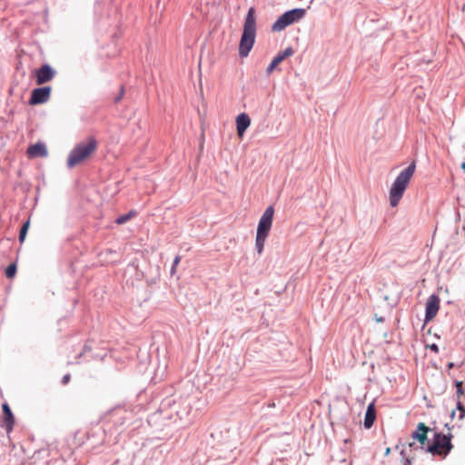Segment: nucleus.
<instances>
[{
  "mask_svg": "<svg viewBox=\"0 0 465 465\" xmlns=\"http://www.w3.org/2000/svg\"><path fill=\"white\" fill-rule=\"evenodd\" d=\"M255 8L250 7L244 17L242 33L239 43V55L247 57L252 51L256 38V16Z\"/></svg>",
  "mask_w": 465,
  "mask_h": 465,
  "instance_id": "nucleus-1",
  "label": "nucleus"
},
{
  "mask_svg": "<svg viewBox=\"0 0 465 465\" xmlns=\"http://www.w3.org/2000/svg\"><path fill=\"white\" fill-rule=\"evenodd\" d=\"M416 170V161H412L406 168H404L394 180L390 189V204L391 207H396L401 199L402 198L404 192L406 191L408 184L411 177L413 176Z\"/></svg>",
  "mask_w": 465,
  "mask_h": 465,
  "instance_id": "nucleus-2",
  "label": "nucleus"
},
{
  "mask_svg": "<svg viewBox=\"0 0 465 465\" xmlns=\"http://www.w3.org/2000/svg\"><path fill=\"white\" fill-rule=\"evenodd\" d=\"M97 147V142L95 138L89 137L86 143H77L69 153L67 157V167L74 168L77 164L81 163L95 151Z\"/></svg>",
  "mask_w": 465,
  "mask_h": 465,
  "instance_id": "nucleus-3",
  "label": "nucleus"
},
{
  "mask_svg": "<svg viewBox=\"0 0 465 465\" xmlns=\"http://www.w3.org/2000/svg\"><path fill=\"white\" fill-rule=\"evenodd\" d=\"M306 15V9L296 7L285 11L282 14L272 25V32H281L287 26L300 21Z\"/></svg>",
  "mask_w": 465,
  "mask_h": 465,
  "instance_id": "nucleus-4",
  "label": "nucleus"
},
{
  "mask_svg": "<svg viewBox=\"0 0 465 465\" xmlns=\"http://www.w3.org/2000/svg\"><path fill=\"white\" fill-rule=\"evenodd\" d=\"M52 87L49 85L35 87L31 91L28 104L38 105L46 103L51 96Z\"/></svg>",
  "mask_w": 465,
  "mask_h": 465,
  "instance_id": "nucleus-5",
  "label": "nucleus"
},
{
  "mask_svg": "<svg viewBox=\"0 0 465 465\" xmlns=\"http://www.w3.org/2000/svg\"><path fill=\"white\" fill-rule=\"evenodd\" d=\"M440 300L437 294L432 293L431 295L429 296L425 303V316L423 320V327L425 326L426 323L432 321L434 317L437 315L440 310Z\"/></svg>",
  "mask_w": 465,
  "mask_h": 465,
  "instance_id": "nucleus-6",
  "label": "nucleus"
},
{
  "mask_svg": "<svg viewBox=\"0 0 465 465\" xmlns=\"http://www.w3.org/2000/svg\"><path fill=\"white\" fill-rule=\"evenodd\" d=\"M55 74L56 71L47 63L35 70V82L38 85L50 82Z\"/></svg>",
  "mask_w": 465,
  "mask_h": 465,
  "instance_id": "nucleus-7",
  "label": "nucleus"
},
{
  "mask_svg": "<svg viewBox=\"0 0 465 465\" xmlns=\"http://www.w3.org/2000/svg\"><path fill=\"white\" fill-rule=\"evenodd\" d=\"M273 215L274 208L272 205H270L262 214L258 223L256 232L269 234L272 225Z\"/></svg>",
  "mask_w": 465,
  "mask_h": 465,
  "instance_id": "nucleus-8",
  "label": "nucleus"
},
{
  "mask_svg": "<svg viewBox=\"0 0 465 465\" xmlns=\"http://www.w3.org/2000/svg\"><path fill=\"white\" fill-rule=\"evenodd\" d=\"M428 426H426L423 422H419L417 428L414 431L411 432V439L420 443V449L425 450L426 445L428 443V432L430 431Z\"/></svg>",
  "mask_w": 465,
  "mask_h": 465,
  "instance_id": "nucleus-9",
  "label": "nucleus"
},
{
  "mask_svg": "<svg viewBox=\"0 0 465 465\" xmlns=\"http://www.w3.org/2000/svg\"><path fill=\"white\" fill-rule=\"evenodd\" d=\"M2 428H5L7 433H10L15 425V415L7 402L2 403Z\"/></svg>",
  "mask_w": 465,
  "mask_h": 465,
  "instance_id": "nucleus-10",
  "label": "nucleus"
},
{
  "mask_svg": "<svg viewBox=\"0 0 465 465\" xmlns=\"http://www.w3.org/2000/svg\"><path fill=\"white\" fill-rule=\"evenodd\" d=\"M293 54V49L292 46H288L287 48H285L283 51L282 52H279L273 58L272 60L271 61V63L269 64V65L267 66L266 68V74L269 75L270 74H272L274 69L276 68V66L281 64L284 59H286L287 57L292 55Z\"/></svg>",
  "mask_w": 465,
  "mask_h": 465,
  "instance_id": "nucleus-11",
  "label": "nucleus"
},
{
  "mask_svg": "<svg viewBox=\"0 0 465 465\" xmlns=\"http://www.w3.org/2000/svg\"><path fill=\"white\" fill-rule=\"evenodd\" d=\"M27 157L30 159H34L36 157H45L48 154L47 147L45 143L42 142H37L34 144H31L26 151Z\"/></svg>",
  "mask_w": 465,
  "mask_h": 465,
  "instance_id": "nucleus-12",
  "label": "nucleus"
},
{
  "mask_svg": "<svg viewBox=\"0 0 465 465\" xmlns=\"http://www.w3.org/2000/svg\"><path fill=\"white\" fill-rule=\"evenodd\" d=\"M236 130L239 136H242L251 124V118L245 113L236 116Z\"/></svg>",
  "mask_w": 465,
  "mask_h": 465,
  "instance_id": "nucleus-13",
  "label": "nucleus"
},
{
  "mask_svg": "<svg viewBox=\"0 0 465 465\" xmlns=\"http://www.w3.org/2000/svg\"><path fill=\"white\" fill-rule=\"evenodd\" d=\"M442 432H434L433 440L430 443L428 440V443L425 448V451L430 453L432 455H440L441 453L440 450V442H441Z\"/></svg>",
  "mask_w": 465,
  "mask_h": 465,
  "instance_id": "nucleus-14",
  "label": "nucleus"
},
{
  "mask_svg": "<svg viewBox=\"0 0 465 465\" xmlns=\"http://www.w3.org/2000/svg\"><path fill=\"white\" fill-rule=\"evenodd\" d=\"M376 419V411H375V404L374 401L368 404L365 415H364V420H363V426L365 429L369 430L371 429Z\"/></svg>",
  "mask_w": 465,
  "mask_h": 465,
  "instance_id": "nucleus-15",
  "label": "nucleus"
},
{
  "mask_svg": "<svg viewBox=\"0 0 465 465\" xmlns=\"http://www.w3.org/2000/svg\"><path fill=\"white\" fill-rule=\"evenodd\" d=\"M452 434H443L441 436L440 449H442L444 452V457H446L453 449V444L451 443Z\"/></svg>",
  "mask_w": 465,
  "mask_h": 465,
  "instance_id": "nucleus-16",
  "label": "nucleus"
},
{
  "mask_svg": "<svg viewBox=\"0 0 465 465\" xmlns=\"http://www.w3.org/2000/svg\"><path fill=\"white\" fill-rule=\"evenodd\" d=\"M269 234L256 232L255 250L261 254L263 252L264 243Z\"/></svg>",
  "mask_w": 465,
  "mask_h": 465,
  "instance_id": "nucleus-17",
  "label": "nucleus"
},
{
  "mask_svg": "<svg viewBox=\"0 0 465 465\" xmlns=\"http://www.w3.org/2000/svg\"><path fill=\"white\" fill-rule=\"evenodd\" d=\"M30 227V219L28 218L21 226L19 230L18 240L20 243H23L26 238L28 230Z\"/></svg>",
  "mask_w": 465,
  "mask_h": 465,
  "instance_id": "nucleus-18",
  "label": "nucleus"
},
{
  "mask_svg": "<svg viewBox=\"0 0 465 465\" xmlns=\"http://www.w3.org/2000/svg\"><path fill=\"white\" fill-rule=\"evenodd\" d=\"M174 404H175V400L173 399L172 397H167L161 401V404L159 406V411L161 412H163V411H166L167 409L172 408V406Z\"/></svg>",
  "mask_w": 465,
  "mask_h": 465,
  "instance_id": "nucleus-19",
  "label": "nucleus"
},
{
  "mask_svg": "<svg viewBox=\"0 0 465 465\" xmlns=\"http://www.w3.org/2000/svg\"><path fill=\"white\" fill-rule=\"evenodd\" d=\"M17 272V264L16 262H11L5 270V275L8 279H12L15 276Z\"/></svg>",
  "mask_w": 465,
  "mask_h": 465,
  "instance_id": "nucleus-20",
  "label": "nucleus"
},
{
  "mask_svg": "<svg viewBox=\"0 0 465 465\" xmlns=\"http://www.w3.org/2000/svg\"><path fill=\"white\" fill-rule=\"evenodd\" d=\"M134 214H135V211H134V210H132L126 213L121 214L116 218L115 223L117 224H124L126 222H128Z\"/></svg>",
  "mask_w": 465,
  "mask_h": 465,
  "instance_id": "nucleus-21",
  "label": "nucleus"
},
{
  "mask_svg": "<svg viewBox=\"0 0 465 465\" xmlns=\"http://www.w3.org/2000/svg\"><path fill=\"white\" fill-rule=\"evenodd\" d=\"M456 410L459 411V420H463L465 418V406L459 399L456 402Z\"/></svg>",
  "mask_w": 465,
  "mask_h": 465,
  "instance_id": "nucleus-22",
  "label": "nucleus"
},
{
  "mask_svg": "<svg viewBox=\"0 0 465 465\" xmlns=\"http://www.w3.org/2000/svg\"><path fill=\"white\" fill-rule=\"evenodd\" d=\"M456 394L458 399L464 394L465 389H463V382L460 381H455Z\"/></svg>",
  "mask_w": 465,
  "mask_h": 465,
  "instance_id": "nucleus-23",
  "label": "nucleus"
},
{
  "mask_svg": "<svg viewBox=\"0 0 465 465\" xmlns=\"http://www.w3.org/2000/svg\"><path fill=\"white\" fill-rule=\"evenodd\" d=\"M180 261H181V257L179 255L174 257V259L173 261V264H172L171 270H170V273L172 275L174 274L175 270H176V266L179 264Z\"/></svg>",
  "mask_w": 465,
  "mask_h": 465,
  "instance_id": "nucleus-24",
  "label": "nucleus"
},
{
  "mask_svg": "<svg viewBox=\"0 0 465 465\" xmlns=\"http://www.w3.org/2000/svg\"><path fill=\"white\" fill-rule=\"evenodd\" d=\"M124 94V88L122 85L119 94L114 97V103L120 102Z\"/></svg>",
  "mask_w": 465,
  "mask_h": 465,
  "instance_id": "nucleus-25",
  "label": "nucleus"
},
{
  "mask_svg": "<svg viewBox=\"0 0 465 465\" xmlns=\"http://www.w3.org/2000/svg\"><path fill=\"white\" fill-rule=\"evenodd\" d=\"M428 347L431 351H433L435 353H439L440 349L436 343H431Z\"/></svg>",
  "mask_w": 465,
  "mask_h": 465,
  "instance_id": "nucleus-26",
  "label": "nucleus"
},
{
  "mask_svg": "<svg viewBox=\"0 0 465 465\" xmlns=\"http://www.w3.org/2000/svg\"><path fill=\"white\" fill-rule=\"evenodd\" d=\"M408 446L410 447L411 450H420L419 447L420 444H417L414 440L411 442H409Z\"/></svg>",
  "mask_w": 465,
  "mask_h": 465,
  "instance_id": "nucleus-27",
  "label": "nucleus"
},
{
  "mask_svg": "<svg viewBox=\"0 0 465 465\" xmlns=\"http://www.w3.org/2000/svg\"><path fill=\"white\" fill-rule=\"evenodd\" d=\"M70 379H71V375L69 373H66L62 378V384H64V385L67 384L69 382Z\"/></svg>",
  "mask_w": 465,
  "mask_h": 465,
  "instance_id": "nucleus-28",
  "label": "nucleus"
},
{
  "mask_svg": "<svg viewBox=\"0 0 465 465\" xmlns=\"http://www.w3.org/2000/svg\"><path fill=\"white\" fill-rule=\"evenodd\" d=\"M413 458H404L402 465H412Z\"/></svg>",
  "mask_w": 465,
  "mask_h": 465,
  "instance_id": "nucleus-29",
  "label": "nucleus"
},
{
  "mask_svg": "<svg viewBox=\"0 0 465 465\" xmlns=\"http://www.w3.org/2000/svg\"><path fill=\"white\" fill-rule=\"evenodd\" d=\"M121 411H123V410L121 408L112 409L108 411V414L113 415L114 413H118Z\"/></svg>",
  "mask_w": 465,
  "mask_h": 465,
  "instance_id": "nucleus-30",
  "label": "nucleus"
},
{
  "mask_svg": "<svg viewBox=\"0 0 465 465\" xmlns=\"http://www.w3.org/2000/svg\"><path fill=\"white\" fill-rule=\"evenodd\" d=\"M124 422V418L123 416H120L116 421H114V424L122 425Z\"/></svg>",
  "mask_w": 465,
  "mask_h": 465,
  "instance_id": "nucleus-31",
  "label": "nucleus"
},
{
  "mask_svg": "<svg viewBox=\"0 0 465 465\" xmlns=\"http://www.w3.org/2000/svg\"><path fill=\"white\" fill-rule=\"evenodd\" d=\"M454 365H455L454 362L450 361V362L448 363L447 367L450 370V369L453 368Z\"/></svg>",
  "mask_w": 465,
  "mask_h": 465,
  "instance_id": "nucleus-32",
  "label": "nucleus"
},
{
  "mask_svg": "<svg viewBox=\"0 0 465 465\" xmlns=\"http://www.w3.org/2000/svg\"><path fill=\"white\" fill-rule=\"evenodd\" d=\"M376 321L378 322H384V318L383 317H376Z\"/></svg>",
  "mask_w": 465,
  "mask_h": 465,
  "instance_id": "nucleus-33",
  "label": "nucleus"
},
{
  "mask_svg": "<svg viewBox=\"0 0 465 465\" xmlns=\"http://www.w3.org/2000/svg\"><path fill=\"white\" fill-rule=\"evenodd\" d=\"M455 414H456V411H455V410H452V411H451V412H450V417L451 419H453V418L455 417Z\"/></svg>",
  "mask_w": 465,
  "mask_h": 465,
  "instance_id": "nucleus-34",
  "label": "nucleus"
},
{
  "mask_svg": "<svg viewBox=\"0 0 465 465\" xmlns=\"http://www.w3.org/2000/svg\"><path fill=\"white\" fill-rule=\"evenodd\" d=\"M400 454H401V456L404 459V458H405V454H406L405 450H403V449H402V450L400 451Z\"/></svg>",
  "mask_w": 465,
  "mask_h": 465,
  "instance_id": "nucleus-35",
  "label": "nucleus"
},
{
  "mask_svg": "<svg viewBox=\"0 0 465 465\" xmlns=\"http://www.w3.org/2000/svg\"><path fill=\"white\" fill-rule=\"evenodd\" d=\"M90 350H91V347H90V346H88L87 344H85V345L84 346V351H90Z\"/></svg>",
  "mask_w": 465,
  "mask_h": 465,
  "instance_id": "nucleus-36",
  "label": "nucleus"
},
{
  "mask_svg": "<svg viewBox=\"0 0 465 465\" xmlns=\"http://www.w3.org/2000/svg\"><path fill=\"white\" fill-rule=\"evenodd\" d=\"M445 427H446L449 430H450L453 428V426H450V425H449V423H446V424H445Z\"/></svg>",
  "mask_w": 465,
  "mask_h": 465,
  "instance_id": "nucleus-37",
  "label": "nucleus"
},
{
  "mask_svg": "<svg viewBox=\"0 0 465 465\" xmlns=\"http://www.w3.org/2000/svg\"><path fill=\"white\" fill-rule=\"evenodd\" d=\"M390 452H391V449H390V448H387V449L385 450V455H388Z\"/></svg>",
  "mask_w": 465,
  "mask_h": 465,
  "instance_id": "nucleus-38",
  "label": "nucleus"
},
{
  "mask_svg": "<svg viewBox=\"0 0 465 465\" xmlns=\"http://www.w3.org/2000/svg\"><path fill=\"white\" fill-rule=\"evenodd\" d=\"M460 167H461V169H462L463 171H465V162H462V163H461Z\"/></svg>",
  "mask_w": 465,
  "mask_h": 465,
  "instance_id": "nucleus-39",
  "label": "nucleus"
},
{
  "mask_svg": "<svg viewBox=\"0 0 465 465\" xmlns=\"http://www.w3.org/2000/svg\"><path fill=\"white\" fill-rule=\"evenodd\" d=\"M274 406H275V404L273 402L269 404V407H274Z\"/></svg>",
  "mask_w": 465,
  "mask_h": 465,
  "instance_id": "nucleus-40",
  "label": "nucleus"
},
{
  "mask_svg": "<svg viewBox=\"0 0 465 465\" xmlns=\"http://www.w3.org/2000/svg\"><path fill=\"white\" fill-rule=\"evenodd\" d=\"M395 449H396V450L400 449V444H397V445L395 446Z\"/></svg>",
  "mask_w": 465,
  "mask_h": 465,
  "instance_id": "nucleus-41",
  "label": "nucleus"
},
{
  "mask_svg": "<svg viewBox=\"0 0 465 465\" xmlns=\"http://www.w3.org/2000/svg\"><path fill=\"white\" fill-rule=\"evenodd\" d=\"M349 465H352L351 462H350Z\"/></svg>",
  "mask_w": 465,
  "mask_h": 465,
  "instance_id": "nucleus-42",
  "label": "nucleus"
},
{
  "mask_svg": "<svg viewBox=\"0 0 465 465\" xmlns=\"http://www.w3.org/2000/svg\"><path fill=\"white\" fill-rule=\"evenodd\" d=\"M313 0H311V3L312 2Z\"/></svg>",
  "mask_w": 465,
  "mask_h": 465,
  "instance_id": "nucleus-43",
  "label": "nucleus"
}]
</instances>
